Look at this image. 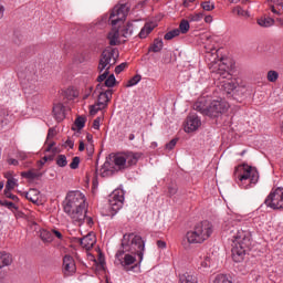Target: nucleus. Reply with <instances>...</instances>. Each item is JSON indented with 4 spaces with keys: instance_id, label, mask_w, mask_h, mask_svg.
Returning <instances> with one entry per match:
<instances>
[{
    "instance_id": "nucleus-46",
    "label": "nucleus",
    "mask_w": 283,
    "mask_h": 283,
    "mask_svg": "<svg viewBox=\"0 0 283 283\" xmlns=\"http://www.w3.org/2000/svg\"><path fill=\"white\" fill-rule=\"evenodd\" d=\"M101 109H104V108H101V106H98V104L92 105L90 107V114L92 116H95V114H98V112H101Z\"/></svg>"
},
{
    "instance_id": "nucleus-12",
    "label": "nucleus",
    "mask_w": 283,
    "mask_h": 283,
    "mask_svg": "<svg viewBox=\"0 0 283 283\" xmlns=\"http://www.w3.org/2000/svg\"><path fill=\"white\" fill-rule=\"evenodd\" d=\"M123 202H125V191L122 189H115L108 198V205L112 211H120L123 209Z\"/></svg>"
},
{
    "instance_id": "nucleus-29",
    "label": "nucleus",
    "mask_w": 283,
    "mask_h": 283,
    "mask_svg": "<svg viewBox=\"0 0 283 283\" xmlns=\"http://www.w3.org/2000/svg\"><path fill=\"white\" fill-rule=\"evenodd\" d=\"M164 48L163 39H155L149 52H161Z\"/></svg>"
},
{
    "instance_id": "nucleus-27",
    "label": "nucleus",
    "mask_w": 283,
    "mask_h": 283,
    "mask_svg": "<svg viewBox=\"0 0 283 283\" xmlns=\"http://www.w3.org/2000/svg\"><path fill=\"white\" fill-rule=\"evenodd\" d=\"M180 283H198V277L196 275L185 273L179 279Z\"/></svg>"
},
{
    "instance_id": "nucleus-8",
    "label": "nucleus",
    "mask_w": 283,
    "mask_h": 283,
    "mask_svg": "<svg viewBox=\"0 0 283 283\" xmlns=\"http://www.w3.org/2000/svg\"><path fill=\"white\" fill-rule=\"evenodd\" d=\"M140 160V153L127 151V153H117L113 157V163L116 169H129L134 167Z\"/></svg>"
},
{
    "instance_id": "nucleus-6",
    "label": "nucleus",
    "mask_w": 283,
    "mask_h": 283,
    "mask_svg": "<svg viewBox=\"0 0 283 283\" xmlns=\"http://www.w3.org/2000/svg\"><path fill=\"white\" fill-rule=\"evenodd\" d=\"M234 180L241 189H251L258 185L260 172H258V168L247 164L239 165L234 169Z\"/></svg>"
},
{
    "instance_id": "nucleus-33",
    "label": "nucleus",
    "mask_w": 283,
    "mask_h": 283,
    "mask_svg": "<svg viewBox=\"0 0 283 283\" xmlns=\"http://www.w3.org/2000/svg\"><path fill=\"white\" fill-rule=\"evenodd\" d=\"M201 8L206 12H211L212 10H216V3L213 1H205L201 2Z\"/></svg>"
},
{
    "instance_id": "nucleus-51",
    "label": "nucleus",
    "mask_w": 283,
    "mask_h": 283,
    "mask_svg": "<svg viewBox=\"0 0 283 283\" xmlns=\"http://www.w3.org/2000/svg\"><path fill=\"white\" fill-rule=\"evenodd\" d=\"M51 233H52V237L54 238H57V240H63V234L61 233V231L59 230H51Z\"/></svg>"
},
{
    "instance_id": "nucleus-32",
    "label": "nucleus",
    "mask_w": 283,
    "mask_h": 283,
    "mask_svg": "<svg viewBox=\"0 0 283 283\" xmlns=\"http://www.w3.org/2000/svg\"><path fill=\"white\" fill-rule=\"evenodd\" d=\"M22 178H28L29 180H34V178L41 177V174L34 172L33 170H28L21 172Z\"/></svg>"
},
{
    "instance_id": "nucleus-24",
    "label": "nucleus",
    "mask_w": 283,
    "mask_h": 283,
    "mask_svg": "<svg viewBox=\"0 0 283 283\" xmlns=\"http://www.w3.org/2000/svg\"><path fill=\"white\" fill-rule=\"evenodd\" d=\"M25 198L30 200V202H33V205H36V202H39V191L36 189H30L25 192Z\"/></svg>"
},
{
    "instance_id": "nucleus-40",
    "label": "nucleus",
    "mask_w": 283,
    "mask_h": 283,
    "mask_svg": "<svg viewBox=\"0 0 283 283\" xmlns=\"http://www.w3.org/2000/svg\"><path fill=\"white\" fill-rule=\"evenodd\" d=\"M200 266L202 269H209V266H211V258H209L208 255L203 256V259H201L200 261Z\"/></svg>"
},
{
    "instance_id": "nucleus-16",
    "label": "nucleus",
    "mask_w": 283,
    "mask_h": 283,
    "mask_svg": "<svg viewBox=\"0 0 283 283\" xmlns=\"http://www.w3.org/2000/svg\"><path fill=\"white\" fill-rule=\"evenodd\" d=\"M78 242L83 249L90 251V249H93L94 244H96V234L88 232L84 238L78 239Z\"/></svg>"
},
{
    "instance_id": "nucleus-49",
    "label": "nucleus",
    "mask_w": 283,
    "mask_h": 283,
    "mask_svg": "<svg viewBox=\"0 0 283 283\" xmlns=\"http://www.w3.org/2000/svg\"><path fill=\"white\" fill-rule=\"evenodd\" d=\"M127 67V63H122L115 67V74H120Z\"/></svg>"
},
{
    "instance_id": "nucleus-57",
    "label": "nucleus",
    "mask_w": 283,
    "mask_h": 283,
    "mask_svg": "<svg viewBox=\"0 0 283 283\" xmlns=\"http://www.w3.org/2000/svg\"><path fill=\"white\" fill-rule=\"evenodd\" d=\"M157 247H158V249H167V242H165L163 240H158Z\"/></svg>"
},
{
    "instance_id": "nucleus-35",
    "label": "nucleus",
    "mask_w": 283,
    "mask_h": 283,
    "mask_svg": "<svg viewBox=\"0 0 283 283\" xmlns=\"http://www.w3.org/2000/svg\"><path fill=\"white\" fill-rule=\"evenodd\" d=\"M14 187H19V179H9L6 184L4 191H12Z\"/></svg>"
},
{
    "instance_id": "nucleus-50",
    "label": "nucleus",
    "mask_w": 283,
    "mask_h": 283,
    "mask_svg": "<svg viewBox=\"0 0 283 283\" xmlns=\"http://www.w3.org/2000/svg\"><path fill=\"white\" fill-rule=\"evenodd\" d=\"M168 193L169 196H176L178 193V187L176 186L168 187Z\"/></svg>"
},
{
    "instance_id": "nucleus-34",
    "label": "nucleus",
    "mask_w": 283,
    "mask_h": 283,
    "mask_svg": "<svg viewBox=\"0 0 283 283\" xmlns=\"http://www.w3.org/2000/svg\"><path fill=\"white\" fill-rule=\"evenodd\" d=\"M176 36H180V30L174 29L169 32H167L164 36L166 41H171V39H176Z\"/></svg>"
},
{
    "instance_id": "nucleus-42",
    "label": "nucleus",
    "mask_w": 283,
    "mask_h": 283,
    "mask_svg": "<svg viewBox=\"0 0 283 283\" xmlns=\"http://www.w3.org/2000/svg\"><path fill=\"white\" fill-rule=\"evenodd\" d=\"M75 126L77 127V129H83V127H85V117H77L75 119Z\"/></svg>"
},
{
    "instance_id": "nucleus-47",
    "label": "nucleus",
    "mask_w": 283,
    "mask_h": 283,
    "mask_svg": "<svg viewBox=\"0 0 283 283\" xmlns=\"http://www.w3.org/2000/svg\"><path fill=\"white\" fill-rule=\"evenodd\" d=\"M205 18V13L199 12V13H195L190 17V21H202V19Z\"/></svg>"
},
{
    "instance_id": "nucleus-55",
    "label": "nucleus",
    "mask_w": 283,
    "mask_h": 283,
    "mask_svg": "<svg viewBox=\"0 0 283 283\" xmlns=\"http://www.w3.org/2000/svg\"><path fill=\"white\" fill-rule=\"evenodd\" d=\"M64 147H69V149H74V140L67 139V140L64 143Z\"/></svg>"
},
{
    "instance_id": "nucleus-19",
    "label": "nucleus",
    "mask_w": 283,
    "mask_h": 283,
    "mask_svg": "<svg viewBox=\"0 0 283 283\" xmlns=\"http://www.w3.org/2000/svg\"><path fill=\"white\" fill-rule=\"evenodd\" d=\"M54 136H56V128H50L48 132V136H46V147L44 149V151L50 153L52 151L54 154V151H56V148H54V142L50 143V138H54Z\"/></svg>"
},
{
    "instance_id": "nucleus-58",
    "label": "nucleus",
    "mask_w": 283,
    "mask_h": 283,
    "mask_svg": "<svg viewBox=\"0 0 283 283\" xmlns=\"http://www.w3.org/2000/svg\"><path fill=\"white\" fill-rule=\"evenodd\" d=\"M274 6L282 10V8H283V0H274Z\"/></svg>"
},
{
    "instance_id": "nucleus-61",
    "label": "nucleus",
    "mask_w": 283,
    "mask_h": 283,
    "mask_svg": "<svg viewBox=\"0 0 283 283\" xmlns=\"http://www.w3.org/2000/svg\"><path fill=\"white\" fill-rule=\"evenodd\" d=\"M4 178L7 179V181L14 180V178L12 177V172H6Z\"/></svg>"
},
{
    "instance_id": "nucleus-20",
    "label": "nucleus",
    "mask_w": 283,
    "mask_h": 283,
    "mask_svg": "<svg viewBox=\"0 0 283 283\" xmlns=\"http://www.w3.org/2000/svg\"><path fill=\"white\" fill-rule=\"evenodd\" d=\"M114 174V169L112 168V163L105 161L99 169V176L102 178H109Z\"/></svg>"
},
{
    "instance_id": "nucleus-43",
    "label": "nucleus",
    "mask_w": 283,
    "mask_h": 283,
    "mask_svg": "<svg viewBox=\"0 0 283 283\" xmlns=\"http://www.w3.org/2000/svg\"><path fill=\"white\" fill-rule=\"evenodd\" d=\"M87 224V227H92L94 224V219L92 217H87V212H84V219L82 220V224Z\"/></svg>"
},
{
    "instance_id": "nucleus-56",
    "label": "nucleus",
    "mask_w": 283,
    "mask_h": 283,
    "mask_svg": "<svg viewBox=\"0 0 283 283\" xmlns=\"http://www.w3.org/2000/svg\"><path fill=\"white\" fill-rule=\"evenodd\" d=\"M49 158L45 156L38 161V167L41 169L45 163H48Z\"/></svg>"
},
{
    "instance_id": "nucleus-14",
    "label": "nucleus",
    "mask_w": 283,
    "mask_h": 283,
    "mask_svg": "<svg viewBox=\"0 0 283 283\" xmlns=\"http://www.w3.org/2000/svg\"><path fill=\"white\" fill-rule=\"evenodd\" d=\"M62 271L64 275H74L76 273V262H74V258L70 255H65L63 258Z\"/></svg>"
},
{
    "instance_id": "nucleus-3",
    "label": "nucleus",
    "mask_w": 283,
    "mask_h": 283,
    "mask_svg": "<svg viewBox=\"0 0 283 283\" xmlns=\"http://www.w3.org/2000/svg\"><path fill=\"white\" fill-rule=\"evenodd\" d=\"M229 240L232 242V260L233 262H242L248 251H251L253 237L249 229L231 227L228 229Z\"/></svg>"
},
{
    "instance_id": "nucleus-17",
    "label": "nucleus",
    "mask_w": 283,
    "mask_h": 283,
    "mask_svg": "<svg viewBox=\"0 0 283 283\" xmlns=\"http://www.w3.org/2000/svg\"><path fill=\"white\" fill-rule=\"evenodd\" d=\"M112 98V90H107L106 92H101L97 98V106L99 108H104L107 107V103H109Z\"/></svg>"
},
{
    "instance_id": "nucleus-39",
    "label": "nucleus",
    "mask_w": 283,
    "mask_h": 283,
    "mask_svg": "<svg viewBox=\"0 0 283 283\" xmlns=\"http://www.w3.org/2000/svg\"><path fill=\"white\" fill-rule=\"evenodd\" d=\"M140 75L133 76L126 84V87H134L135 85H138L139 81H142Z\"/></svg>"
},
{
    "instance_id": "nucleus-60",
    "label": "nucleus",
    "mask_w": 283,
    "mask_h": 283,
    "mask_svg": "<svg viewBox=\"0 0 283 283\" xmlns=\"http://www.w3.org/2000/svg\"><path fill=\"white\" fill-rule=\"evenodd\" d=\"M8 164L13 165L14 167H17V165H19V160L11 158V159H8Z\"/></svg>"
},
{
    "instance_id": "nucleus-9",
    "label": "nucleus",
    "mask_w": 283,
    "mask_h": 283,
    "mask_svg": "<svg viewBox=\"0 0 283 283\" xmlns=\"http://www.w3.org/2000/svg\"><path fill=\"white\" fill-rule=\"evenodd\" d=\"M117 59H118V50L116 49L104 50L99 59L98 72H103L105 70H112V67L116 65Z\"/></svg>"
},
{
    "instance_id": "nucleus-23",
    "label": "nucleus",
    "mask_w": 283,
    "mask_h": 283,
    "mask_svg": "<svg viewBox=\"0 0 283 283\" xmlns=\"http://www.w3.org/2000/svg\"><path fill=\"white\" fill-rule=\"evenodd\" d=\"M12 264V254L0 252V270Z\"/></svg>"
},
{
    "instance_id": "nucleus-22",
    "label": "nucleus",
    "mask_w": 283,
    "mask_h": 283,
    "mask_svg": "<svg viewBox=\"0 0 283 283\" xmlns=\"http://www.w3.org/2000/svg\"><path fill=\"white\" fill-rule=\"evenodd\" d=\"M119 36H120V33L118 32V29L113 28L107 35L109 45H118V43H120Z\"/></svg>"
},
{
    "instance_id": "nucleus-31",
    "label": "nucleus",
    "mask_w": 283,
    "mask_h": 283,
    "mask_svg": "<svg viewBox=\"0 0 283 283\" xmlns=\"http://www.w3.org/2000/svg\"><path fill=\"white\" fill-rule=\"evenodd\" d=\"M191 25L189 24L188 20H181L180 24H179V34H187V32H189Z\"/></svg>"
},
{
    "instance_id": "nucleus-38",
    "label": "nucleus",
    "mask_w": 283,
    "mask_h": 283,
    "mask_svg": "<svg viewBox=\"0 0 283 283\" xmlns=\"http://www.w3.org/2000/svg\"><path fill=\"white\" fill-rule=\"evenodd\" d=\"M104 85L105 87H114L116 85V76H114V74L108 75Z\"/></svg>"
},
{
    "instance_id": "nucleus-36",
    "label": "nucleus",
    "mask_w": 283,
    "mask_h": 283,
    "mask_svg": "<svg viewBox=\"0 0 283 283\" xmlns=\"http://www.w3.org/2000/svg\"><path fill=\"white\" fill-rule=\"evenodd\" d=\"M55 163L57 167H67V157L65 155H59Z\"/></svg>"
},
{
    "instance_id": "nucleus-5",
    "label": "nucleus",
    "mask_w": 283,
    "mask_h": 283,
    "mask_svg": "<svg viewBox=\"0 0 283 283\" xmlns=\"http://www.w3.org/2000/svg\"><path fill=\"white\" fill-rule=\"evenodd\" d=\"M193 109L200 112L203 116H209V118H220L229 112V103L221 97H200L193 104Z\"/></svg>"
},
{
    "instance_id": "nucleus-11",
    "label": "nucleus",
    "mask_w": 283,
    "mask_h": 283,
    "mask_svg": "<svg viewBox=\"0 0 283 283\" xmlns=\"http://www.w3.org/2000/svg\"><path fill=\"white\" fill-rule=\"evenodd\" d=\"M266 207L270 209H283V188H276L265 199Z\"/></svg>"
},
{
    "instance_id": "nucleus-62",
    "label": "nucleus",
    "mask_w": 283,
    "mask_h": 283,
    "mask_svg": "<svg viewBox=\"0 0 283 283\" xmlns=\"http://www.w3.org/2000/svg\"><path fill=\"white\" fill-rule=\"evenodd\" d=\"M4 12H6V7H3V4L0 1V19L3 17Z\"/></svg>"
},
{
    "instance_id": "nucleus-45",
    "label": "nucleus",
    "mask_w": 283,
    "mask_h": 283,
    "mask_svg": "<svg viewBox=\"0 0 283 283\" xmlns=\"http://www.w3.org/2000/svg\"><path fill=\"white\" fill-rule=\"evenodd\" d=\"M109 76V70H104V72L97 77L98 83H103V81H107Z\"/></svg>"
},
{
    "instance_id": "nucleus-18",
    "label": "nucleus",
    "mask_w": 283,
    "mask_h": 283,
    "mask_svg": "<svg viewBox=\"0 0 283 283\" xmlns=\"http://www.w3.org/2000/svg\"><path fill=\"white\" fill-rule=\"evenodd\" d=\"M53 116L57 123L65 119V106L63 104H56L53 106Z\"/></svg>"
},
{
    "instance_id": "nucleus-30",
    "label": "nucleus",
    "mask_w": 283,
    "mask_h": 283,
    "mask_svg": "<svg viewBox=\"0 0 283 283\" xmlns=\"http://www.w3.org/2000/svg\"><path fill=\"white\" fill-rule=\"evenodd\" d=\"M134 30H135V28H134V23H132V22H128L125 27H124V29H123V36H125V39H127V36H132L133 34H134Z\"/></svg>"
},
{
    "instance_id": "nucleus-63",
    "label": "nucleus",
    "mask_w": 283,
    "mask_h": 283,
    "mask_svg": "<svg viewBox=\"0 0 283 283\" xmlns=\"http://www.w3.org/2000/svg\"><path fill=\"white\" fill-rule=\"evenodd\" d=\"M205 21H206L207 23H213V17H211V15H206V17H205Z\"/></svg>"
},
{
    "instance_id": "nucleus-54",
    "label": "nucleus",
    "mask_w": 283,
    "mask_h": 283,
    "mask_svg": "<svg viewBox=\"0 0 283 283\" xmlns=\"http://www.w3.org/2000/svg\"><path fill=\"white\" fill-rule=\"evenodd\" d=\"M4 207H8V209H18L17 205H14L12 201H4Z\"/></svg>"
},
{
    "instance_id": "nucleus-13",
    "label": "nucleus",
    "mask_w": 283,
    "mask_h": 283,
    "mask_svg": "<svg viewBox=\"0 0 283 283\" xmlns=\"http://www.w3.org/2000/svg\"><path fill=\"white\" fill-rule=\"evenodd\" d=\"M39 80L36 75H27L21 81V86L24 92V94H35V92H39Z\"/></svg>"
},
{
    "instance_id": "nucleus-4",
    "label": "nucleus",
    "mask_w": 283,
    "mask_h": 283,
    "mask_svg": "<svg viewBox=\"0 0 283 283\" xmlns=\"http://www.w3.org/2000/svg\"><path fill=\"white\" fill-rule=\"evenodd\" d=\"M86 200L85 195L81 192V190H72L66 193L63 202L64 213H66L77 227H81L83 220H85V213H87Z\"/></svg>"
},
{
    "instance_id": "nucleus-21",
    "label": "nucleus",
    "mask_w": 283,
    "mask_h": 283,
    "mask_svg": "<svg viewBox=\"0 0 283 283\" xmlns=\"http://www.w3.org/2000/svg\"><path fill=\"white\" fill-rule=\"evenodd\" d=\"M154 28H156V23H146L139 32V39H147V36H149V34H151V32L154 31Z\"/></svg>"
},
{
    "instance_id": "nucleus-59",
    "label": "nucleus",
    "mask_w": 283,
    "mask_h": 283,
    "mask_svg": "<svg viewBox=\"0 0 283 283\" xmlns=\"http://www.w3.org/2000/svg\"><path fill=\"white\" fill-rule=\"evenodd\" d=\"M4 124H6V117L3 116V114L0 113V129H2Z\"/></svg>"
},
{
    "instance_id": "nucleus-28",
    "label": "nucleus",
    "mask_w": 283,
    "mask_h": 283,
    "mask_svg": "<svg viewBox=\"0 0 283 283\" xmlns=\"http://www.w3.org/2000/svg\"><path fill=\"white\" fill-rule=\"evenodd\" d=\"M40 238L41 240H43L44 242H54V237L52 235V230H42L40 232Z\"/></svg>"
},
{
    "instance_id": "nucleus-52",
    "label": "nucleus",
    "mask_w": 283,
    "mask_h": 283,
    "mask_svg": "<svg viewBox=\"0 0 283 283\" xmlns=\"http://www.w3.org/2000/svg\"><path fill=\"white\" fill-rule=\"evenodd\" d=\"M93 129H101V117L94 119Z\"/></svg>"
},
{
    "instance_id": "nucleus-64",
    "label": "nucleus",
    "mask_w": 283,
    "mask_h": 283,
    "mask_svg": "<svg viewBox=\"0 0 283 283\" xmlns=\"http://www.w3.org/2000/svg\"><path fill=\"white\" fill-rule=\"evenodd\" d=\"M84 150H85V144L81 142L78 146V151H84Z\"/></svg>"
},
{
    "instance_id": "nucleus-37",
    "label": "nucleus",
    "mask_w": 283,
    "mask_h": 283,
    "mask_svg": "<svg viewBox=\"0 0 283 283\" xmlns=\"http://www.w3.org/2000/svg\"><path fill=\"white\" fill-rule=\"evenodd\" d=\"M266 78L270 83H275L280 78V73L277 71H269Z\"/></svg>"
},
{
    "instance_id": "nucleus-2",
    "label": "nucleus",
    "mask_w": 283,
    "mask_h": 283,
    "mask_svg": "<svg viewBox=\"0 0 283 283\" xmlns=\"http://www.w3.org/2000/svg\"><path fill=\"white\" fill-rule=\"evenodd\" d=\"M206 61L213 74V78L218 81L217 86L219 90L226 92V94H231L238 87V81L231 78V73L227 71V64L218 56V50L206 48Z\"/></svg>"
},
{
    "instance_id": "nucleus-10",
    "label": "nucleus",
    "mask_w": 283,
    "mask_h": 283,
    "mask_svg": "<svg viewBox=\"0 0 283 283\" xmlns=\"http://www.w3.org/2000/svg\"><path fill=\"white\" fill-rule=\"evenodd\" d=\"M127 14H129V6L127 4L115 6L109 14L111 25H118L119 23H123V21L127 19Z\"/></svg>"
},
{
    "instance_id": "nucleus-48",
    "label": "nucleus",
    "mask_w": 283,
    "mask_h": 283,
    "mask_svg": "<svg viewBox=\"0 0 283 283\" xmlns=\"http://www.w3.org/2000/svg\"><path fill=\"white\" fill-rule=\"evenodd\" d=\"M177 143H178V139H171L168 144H166V149L171 151V149H174V147H176Z\"/></svg>"
},
{
    "instance_id": "nucleus-1",
    "label": "nucleus",
    "mask_w": 283,
    "mask_h": 283,
    "mask_svg": "<svg viewBox=\"0 0 283 283\" xmlns=\"http://www.w3.org/2000/svg\"><path fill=\"white\" fill-rule=\"evenodd\" d=\"M144 254L145 241H143V237L134 233L124 234L122 248L115 254V264H120L124 271H132L136 264V255L140 264Z\"/></svg>"
},
{
    "instance_id": "nucleus-44",
    "label": "nucleus",
    "mask_w": 283,
    "mask_h": 283,
    "mask_svg": "<svg viewBox=\"0 0 283 283\" xmlns=\"http://www.w3.org/2000/svg\"><path fill=\"white\" fill-rule=\"evenodd\" d=\"M6 198H10L13 202H19V197L17 195H12V190H4Z\"/></svg>"
},
{
    "instance_id": "nucleus-15",
    "label": "nucleus",
    "mask_w": 283,
    "mask_h": 283,
    "mask_svg": "<svg viewBox=\"0 0 283 283\" xmlns=\"http://www.w3.org/2000/svg\"><path fill=\"white\" fill-rule=\"evenodd\" d=\"M200 125H202V122L198 118V115H189L186 119L185 132L191 134V132H196Z\"/></svg>"
},
{
    "instance_id": "nucleus-26",
    "label": "nucleus",
    "mask_w": 283,
    "mask_h": 283,
    "mask_svg": "<svg viewBox=\"0 0 283 283\" xmlns=\"http://www.w3.org/2000/svg\"><path fill=\"white\" fill-rule=\"evenodd\" d=\"M256 23L261 28H271L275 23V20L272 18H259Z\"/></svg>"
},
{
    "instance_id": "nucleus-53",
    "label": "nucleus",
    "mask_w": 283,
    "mask_h": 283,
    "mask_svg": "<svg viewBox=\"0 0 283 283\" xmlns=\"http://www.w3.org/2000/svg\"><path fill=\"white\" fill-rule=\"evenodd\" d=\"M271 12H273V14H277L279 17L282 15V9H277V7L271 6Z\"/></svg>"
},
{
    "instance_id": "nucleus-41",
    "label": "nucleus",
    "mask_w": 283,
    "mask_h": 283,
    "mask_svg": "<svg viewBox=\"0 0 283 283\" xmlns=\"http://www.w3.org/2000/svg\"><path fill=\"white\" fill-rule=\"evenodd\" d=\"M81 165V157H73L72 163L70 164V169H78Z\"/></svg>"
},
{
    "instance_id": "nucleus-25",
    "label": "nucleus",
    "mask_w": 283,
    "mask_h": 283,
    "mask_svg": "<svg viewBox=\"0 0 283 283\" xmlns=\"http://www.w3.org/2000/svg\"><path fill=\"white\" fill-rule=\"evenodd\" d=\"M233 14H237V17H242L243 19H249L251 17V13L241 6H237L232 9Z\"/></svg>"
},
{
    "instance_id": "nucleus-7",
    "label": "nucleus",
    "mask_w": 283,
    "mask_h": 283,
    "mask_svg": "<svg viewBox=\"0 0 283 283\" xmlns=\"http://www.w3.org/2000/svg\"><path fill=\"white\" fill-rule=\"evenodd\" d=\"M213 235V223L201 221L186 233L188 244H205Z\"/></svg>"
}]
</instances>
